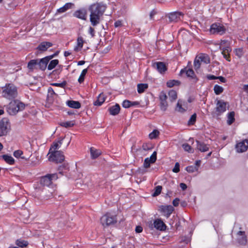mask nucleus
Here are the masks:
<instances>
[{"label":"nucleus","instance_id":"obj_39","mask_svg":"<svg viewBox=\"0 0 248 248\" xmlns=\"http://www.w3.org/2000/svg\"><path fill=\"white\" fill-rule=\"evenodd\" d=\"M75 125L74 121H67L61 123V125L65 128H69Z\"/></svg>","mask_w":248,"mask_h":248},{"label":"nucleus","instance_id":"obj_2","mask_svg":"<svg viewBox=\"0 0 248 248\" xmlns=\"http://www.w3.org/2000/svg\"><path fill=\"white\" fill-rule=\"evenodd\" d=\"M24 108V104L17 100H15L9 103L7 108V112L10 115H14Z\"/></svg>","mask_w":248,"mask_h":248},{"label":"nucleus","instance_id":"obj_29","mask_svg":"<svg viewBox=\"0 0 248 248\" xmlns=\"http://www.w3.org/2000/svg\"><path fill=\"white\" fill-rule=\"evenodd\" d=\"M181 84V82L178 80H170L167 81L166 84L168 87L171 88L174 86H179Z\"/></svg>","mask_w":248,"mask_h":248},{"label":"nucleus","instance_id":"obj_60","mask_svg":"<svg viewBox=\"0 0 248 248\" xmlns=\"http://www.w3.org/2000/svg\"><path fill=\"white\" fill-rule=\"evenodd\" d=\"M94 29L92 27H90L89 29V33L91 34L92 37H94Z\"/></svg>","mask_w":248,"mask_h":248},{"label":"nucleus","instance_id":"obj_8","mask_svg":"<svg viewBox=\"0 0 248 248\" xmlns=\"http://www.w3.org/2000/svg\"><path fill=\"white\" fill-rule=\"evenodd\" d=\"M183 74H186V77L193 83H196L198 81V78L191 68L186 67L181 69L180 72V75L182 76Z\"/></svg>","mask_w":248,"mask_h":248},{"label":"nucleus","instance_id":"obj_18","mask_svg":"<svg viewBox=\"0 0 248 248\" xmlns=\"http://www.w3.org/2000/svg\"><path fill=\"white\" fill-rule=\"evenodd\" d=\"M222 44L220 46V48L222 49V54L223 55V57L228 62H230V52L231 51L232 49L230 46H226L225 47L222 48Z\"/></svg>","mask_w":248,"mask_h":248},{"label":"nucleus","instance_id":"obj_27","mask_svg":"<svg viewBox=\"0 0 248 248\" xmlns=\"http://www.w3.org/2000/svg\"><path fill=\"white\" fill-rule=\"evenodd\" d=\"M90 152L91 155V157L93 159L96 158L101 154V152L99 150H96L93 147H91L90 148Z\"/></svg>","mask_w":248,"mask_h":248},{"label":"nucleus","instance_id":"obj_58","mask_svg":"<svg viewBox=\"0 0 248 248\" xmlns=\"http://www.w3.org/2000/svg\"><path fill=\"white\" fill-rule=\"evenodd\" d=\"M180 165L179 163L176 162L175 164L174 167L172 169V171L174 172L177 173L180 171Z\"/></svg>","mask_w":248,"mask_h":248},{"label":"nucleus","instance_id":"obj_3","mask_svg":"<svg viewBox=\"0 0 248 248\" xmlns=\"http://www.w3.org/2000/svg\"><path fill=\"white\" fill-rule=\"evenodd\" d=\"M106 7V5L102 3H93L91 5L89 8V10L91 12L90 16H102Z\"/></svg>","mask_w":248,"mask_h":248},{"label":"nucleus","instance_id":"obj_4","mask_svg":"<svg viewBox=\"0 0 248 248\" xmlns=\"http://www.w3.org/2000/svg\"><path fill=\"white\" fill-rule=\"evenodd\" d=\"M227 103L222 100H216V107L212 112L213 117L218 118L226 110Z\"/></svg>","mask_w":248,"mask_h":248},{"label":"nucleus","instance_id":"obj_59","mask_svg":"<svg viewBox=\"0 0 248 248\" xmlns=\"http://www.w3.org/2000/svg\"><path fill=\"white\" fill-rule=\"evenodd\" d=\"M239 243L241 244H245L247 243L246 236H242L241 239L239 240Z\"/></svg>","mask_w":248,"mask_h":248},{"label":"nucleus","instance_id":"obj_37","mask_svg":"<svg viewBox=\"0 0 248 248\" xmlns=\"http://www.w3.org/2000/svg\"><path fill=\"white\" fill-rule=\"evenodd\" d=\"M87 72L88 68L84 69L82 71L80 75V76L78 79V81L79 82V83H81L84 81L85 76L87 73Z\"/></svg>","mask_w":248,"mask_h":248},{"label":"nucleus","instance_id":"obj_34","mask_svg":"<svg viewBox=\"0 0 248 248\" xmlns=\"http://www.w3.org/2000/svg\"><path fill=\"white\" fill-rule=\"evenodd\" d=\"M90 21L93 26H95L100 21V16H90Z\"/></svg>","mask_w":248,"mask_h":248},{"label":"nucleus","instance_id":"obj_40","mask_svg":"<svg viewBox=\"0 0 248 248\" xmlns=\"http://www.w3.org/2000/svg\"><path fill=\"white\" fill-rule=\"evenodd\" d=\"M214 90L215 92V93L217 94H220L223 91V88L218 85H215L214 87Z\"/></svg>","mask_w":248,"mask_h":248},{"label":"nucleus","instance_id":"obj_42","mask_svg":"<svg viewBox=\"0 0 248 248\" xmlns=\"http://www.w3.org/2000/svg\"><path fill=\"white\" fill-rule=\"evenodd\" d=\"M182 147L185 151L188 152L189 153H193L194 150L191 148V147L188 143H184L182 145Z\"/></svg>","mask_w":248,"mask_h":248},{"label":"nucleus","instance_id":"obj_17","mask_svg":"<svg viewBox=\"0 0 248 248\" xmlns=\"http://www.w3.org/2000/svg\"><path fill=\"white\" fill-rule=\"evenodd\" d=\"M75 7V4L72 2H68L65 3L62 7L58 9L57 11V14H62L68 10L73 9Z\"/></svg>","mask_w":248,"mask_h":248},{"label":"nucleus","instance_id":"obj_41","mask_svg":"<svg viewBox=\"0 0 248 248\" xmlns=\"http://www.w3.org/2000/svg\"><path fill=\"white\" fill-rule=\"evenodd\" d=\"M162 188V187L160 186H156L155 188V191L152 194V196L154 197H155L159 195L161 193Z\"/></svg>","mask_w":248,"mask_h":248},{"label":"nucleus","instance_id":"obj_20","mask_svg":"<svg viewBox=\"0 0 248 248\" xmlns=\"http://www.w3.org/2000/svg\"><path fill=\"white\" fill-rule=\"evenodd\" d=\"M197 148L202 152H205L209 150L208 145L203 142L196 140Z\"/></svg>","mask_w":248,"mask_h":248},{"label":"nucleus","instance_id":"obj_45","mask_svg":"<svg viewBox=\"0 0 248 248\" xmlns=\"http://www.w3.org/2000/svg\"><path fill=\"white\" fill-rule=\"evenodd\" d=\"M197 115L196 113L193 114L190 117L188 121V124L189 125H193L196 121Z\"/></svg>","mask_w":248,"mask_h":248},{"label":"nucleus","instance_id":"obj_12","mask_svg":"<svg viewBox=\"0 0 248 248\" xmlns=\"http://www.w3.org/2000/svg\"><path fill=\"white\" fill-rule=\"evenodd\" d=\"M174 208L171 205H161L159 207V211L167 218L170 217V215L174 211Z\"/></svg>","mask_w":248,"mask_h":248},{"label":"nucleus","instance_id":"obj_49","mask_svg":"<svg viewBox=\"0 0 248 248\" xmlns=\"http://www.w3.org/2000/svg\"><path fill=\"white\" fill-rule=\"evenodd\" d=\"M202 62L198 58H196L194 62V66L195 70H197L200 68L201 66V62Z\"/></svg>","mask_w":248,"mask_h":248},{"label":"nucleus","instance_id":"obj_53","mask_svg":"<svg viewBox=\"0 0 248 248\" xmlns=\"http://www.w3.org/2000/svg\"><path fill=\"white\" fill-rule=\"evenodd\" d=\"M131 101L128 100H125L122 103V106L124 108H129L131 107Z\"/></svg>","mask_w":248,"mask_h":248},{"label":"nucleus","instance_id":"obj_28","mask_svg":"<svg viewBox=\"0 0 248 248\" xmlns=\"http://www.w3.org/2000/svg\"><path fill=\"white\" fill-rule=\"evenodd\" d=\"M168 95L171 102L174 101L177 98V92L173 90H170L169 92Z\"/></svg>","mask_w":248,"mask_h":248},{"label":"nucleus","instance_id":"obj_57","mask_svg":"<svg viewBox=\"0 0 248 248\" xmlns=\"http://www.w3.org/2000/svg\"><path fill=\"white\" fill-rule=\"evenodd\" d=\"M235 54L236 56L240 57L243 55V50L242 48H237L235 50Z\"/></svg>","mask_w":248,"mask_h":248},{"label":"nucleus","instance_id":"obj_62","mask_svg":"<svg viewBox=\"0 0 248 248\" xmlns=\"http://www.w3.org/2000/svg\"><path fill=\"white\" fill-rule=\"evenodd\" d=\"M142 227L140 226H138L136 227L135 231L137 233H140L142 232Z\"/></svg>","mask_w":248,"mask_h":248},{"label":"nucleus","instance_id":"obj_13","mask_svg":"<svg viewBox=\"0 0 248 248\" xmlns=\"http://www.w3.org/2000/svg\"><path fill=\"white\" fill-rule=\"evenodd\" d=\"M150 227L153 229L154 228L161 231H165L166 229V225L161 219H155L153 224H152Z\"/></svg>","mask_w":248,"mask_h":248},{"label":"nucleus","instance_id":"obj_48","mask_svg":"<svg viewBox=\"0 0 248 248\" xmlns=\"http://www.w3.org/2000/svg\"><path fill=\"white\" fill-rule=\"evenodd\" d=\"M67 82L66 81H63L62 83H53L51 84L52 86L60 87L62 88H64Z\"/></svg>","mask_w":248,"mask_h":248},{"label":"nucleus","instance_id":"obj_64","mask_svg":"<svg viewBox=\"0 0 248 248\" xmlns=\"http://www.w3.org/2000/svg\"><path fill=\"white\" fill-rule=\"evenodd\" d=\"M170 16H182V15H183V14H182V13L181 12H178V11H175V12H171L170 14Z\"/></svg>","mask_w":248,"mask_h":248},{"label":"nucleus","instance_id":"obj_6","mask_svg":"<svg viewBox=\"0 0 248 248\" xmlns=\"http://www.w3.org/2000/svg\"><path fill=\"white\" fill-rule=\"evenodd\" d=\"M58 178L57 173L47 174L41 177L40 179V184L42 186H49L52 183V181Z\"/></svg>","mask_w":248,"mask_h":248},{"label":"nucleus","instance_id":"obj_25","mask_svg":"<svg viewBox=\"0 0 248 248\" xmlns=\"http://www.w3.org/2000/svg\"><path fill=\"white\" fill-rule=\"evenodd\" d=\"M38 66L37 59L31 60L28 64V68L31 71L37 69Z\"/></svg>","mask_w":248,"mask_h":248},{"label":"nucleus","instance_id":"obj_1","mask_svg":"<svg viewBox=\"0 0 248 248\" xmlns=\"http://www.w3.org/2000/svg\"><path fill=\"white\" fill-rule=\"evenodd\" d=\"M2 95L3 97L9 100L15 99L17 96L16 87L12 83L6 84L2 88Z\"/></svg>","mask_w":248,"mask_h":248},{"label":"nucleus","instance_id":"obj_52","mask_svg":"<svg viewBox=\"0 0 248 248\" xmlns=\"http://www.w3.org/2000/svg\"><path fill=\"white\" fill-rule=\"evenodd\" d=\"M186 170L188 172L191 173L198 170V168L194 166H189L186 168Z\"/></svg>","mask_w":248,"mask_h":248},{"label":"nucleus","instance_id":"obj_23","mask_svg":"<svg viewBox=\"0 0 248 248\" xmlns=\"http://www.w3.org/2000/svg\"><path fill=\"white\" fill-rule=\"evenodd\" d=\"M66 104L71 108L78 109L81 107V104L78 101L69 100L67 101Z\"/></svg>","mask_w":248,"mask_h":248},{"label":"nucleus","instance_id":"obj_14","mask_svg":"<svg viewBox=\"0 0 248 248\" xmlns=\"http://www.w3.org/2000/svg\"><path fill=\"white\" fill-rule=\"evenodd\" d=\"M248 149V140H244L236 145V150L237 152L243 153Z\"/></svg>","mask_w":248,"mask_h":248},{"label":"nucleus","instance_id":"obj_24","mask_svg":"<svg viewBox=\"0 0 248 248\" xmlns=\"http://www.w3.org/2000/svg\"><path fill=\"white\" fill-rule=\"evenodd\" d=\"M105 95L102 93L98 96L97 100L94 102L93 104L94 106H100L105 102Z\"/></svg>","mask_w":248,"mask_h":248},{"label":"nucleus","instance_id":"obj_35","mask_svg":"<svg viewBox=\"0 0 248 248\" xmlns=\"http://www.w3.org/2000/svg\"><path fill=\"white\" fill-rule=\"evenodd\" d=\"M87 14V10L85 8H82L76 11L74 16H86Z\"/></svg>","mask_w":248,"mask_h":248},{"label":"nucleus","instance_id":"obj_30","mask_svg":"<svg viewBox=\"0 0 248 248\" xmlns=\"http://www.w3.org/2000/svg\"><path fill=\"white\" fill-rule=\"evenodd\" d=\"M234 112L231 111L227 115V124L229 125L232 124L234 121Z\"/></svg>","mask_w":248,"mask_h":248},{"label":"nucleus","instance_id":"obj_55","mask_svg":"<svg viewBox=\"0 0 248 248\" xmlns=\"http://www.w3.org/2000/svg\"><path fill=\"white\" fill-rule=\"evenodd\" d=\"M168 17L169 22H177L179 20H180V16H167Z\"/></svg>","mask_w":248,"mask_h":248},{"label":"nucleus","instance_id":"obj_43","mask_svg":"<svg viewBox=\"0 0 248 248\" xmlns=\"http://www.w3.org/2000/svg\"><path fill=\"white\" fill-rule=\"evenodd\" d=\"M83 45V38L81 37H78L77 39V46L75 48V50H76L78 49V47L80 48V49L82 48Z\"/></svg>","mask_w":248,"mask_h":248},{"label":"nucleus","instance_id":"obj_51","mask_svg":"<svg viewBox=\"0 0 248 248\" xmlns=\"http://www.w3.org/2000/svg\"><path fill=\"white\" fill-rule=\"evenodd\" d=\"M160 101H166L167 99V95L164 92H161L159 96Z\"/></svg>","mask_w":248,"mask_h":248},{"label":"nucleus","instance_id":"obj_36","mask_svg":"<svg viewBox=\"0 0 248 248\" xmlns=\"http://www.w3.org/2000/svg\"><path fill=\"white\" fill-rule=\"evenodd\" d=\"M59 63V60L57 59L53 60L50 61L48 65L47 69L49 70H51L54 68Z\"/></svg>","mask_w":248,"mask_h":248},{"label":"nucleus","instance_id":"obj_54","mask_svg":"<svg viewBox=\"0 0 248 248\" xmlns=\"http://www.w3.org/2000/svg\"><path fill=\"white\" fill-rule=\"evenodd\" d=\"M156 152H154L152 155L150 156L149 158V160L150 161V162H152L153 163H155L156 160Z\"/></svg>","mask_w":248,"mask_h":248},{"label":"nucleus","instance_id":"obj_56","mask_svg":"<svg viewBox=\"0 0 248 248\" xmlns=\"http://www.w3.org/2000/svg\"><path fill=\"white\" fill-rule=\"evenodd\" d=\"M152 163V162H150V161L149 160V158L148 157L145 159L144 163H143V166L145 168H148L150 167V164Z\"/></svg>","mask_w":248,"mask_h":248},{"label":"nucleus","instance_id":"obj_26","mask_svg":"<svg viewBox=\"0 0 248 248\" xmlns=\"http://www.w3.org/2000/svg\"><path fill=\"white\" fill-rule=\"evenodd\" d=\"M1 157L6 163L10 165H13L15 163V160L14 158L11 155H2Z\"/></svg>","mask_w":248,"mask_h":248},{"label":"nucleus","instance_id":"obj_11","mask_svg":"<svg viewBox=\"0 0 248 248\" xmlns=\"http://www.w3.org/2000/svg\"><path fill=\"white\" fill-rule=\"evenodd\" d=\"M210 32L213 34L222 35L225 33V29L219 24L214 23L211 26Z\"/></svg>","mask_w":248,"mask_h":248},{"label":"nucleus","instance_id":"obj_5","mask_svg":"<svg viewBox=\"0 0 248 248\" xmlns=\"http://www.w3.org/2000/svg\"><path fill=\"white\" fill-rule=\"evenodd\" d=\"M100 222L105 227L113 225L117 222L116 217L107 213L101 217Z\"/></svg>","mask_w":248,"mask_h":248},{"label":"nucleus","instance_id":"obj_16","mask_svg":"<svg viewBox=\"0 0 248 248\" xmlns=\"http://www.w3.org/2000/svg\"><path fill=\"white\" fill-rule=\"evenodd\" d=\"M63 139V138H60L57 141L53 142L49 149L48 154L57 152V150L59 149L62 144Z\"/></svg>","mask_w":248,"mask_h":248},{"label":"nucleus","instance_id":"obj_61","mask_svg":"<svg viewBox=\"0 0 248 248\" xmlns=\"http://www.w3.org/2000/svg\"><path fill=\"white\" fill-rule=\"evenodd\" d=\"M179 199L178 198H175L172 202V204L174 206H177L179 203Z\"/></svg>","mask_w":248,"mask_h":248},{"label":"nucleus","instance_id":"obj_22","mask_svg":"<svg viewBox=\"0 0 248 248\" xmlns=\"http://www.w3.org/2000/svg\"><path fill=\"white\" fill-rule=\"evenodd\" d=\"M23 153L21 150H16L14 152V155L16 158H20L22 159H24L25 160H28L29 159L30 157L31 156V155L28 156L23 155Z\"/></svg>","mask_w":248,"mask_h":248},{"label":"nucleus","instance_id":"obj_10","mask_svg":"<svg viewBox=\"0 0 248 248\" xmlns=\"http://www.w3.org/2000/svg\"><path fill=\"white\" fill-rule=\"evenodd\" d=\"M55 54L46 56L40 60L37 59L38 66L42 70H45L47 66L49 61L52 59Z\"/></svg>","mask_w":248,"mask_h":248},{"label":"nucleus","instance_id":"obj_7","mask_svg":"<svg viewBox=\"0 0 248 248\" xmlns=\"http://www.w3.org/2000/svg\"><path fill=\"white\" fill-rule=\"evenodd\" d=\"M11 129L10 123L7 118H3L0 121V137L5 136Z\"/></svg>","mask_w":248,"mask_h":248},{"label":"nucleus","instance_id":"obj_47","mask_svg":"<svg viewBox=\"0 0 248 248\" xmlns=\"http://www.w3.org/2000/svg\"><path fill=\"white\" fill-rule=\"evenodd\" d=\"M160 109H161V110H162L163 111H166L167 110L168 106V104L167 102V100L164 101H160Z\"/></svg>","mask_w":248,"mask_h":248},{"label":"nucleus","instance_id":"obj_32","mask_svg":"<svg viewBox=\"0 0 248 248\" xmlns=\"http://www.w3.org/2000/svg\"><path fill=\"white\" fill-rule=\"evenodd\" d=\"M47 92H48V95H47L48 98V100L50 101H52L53 100V97L54 95L57 96V94L55 93L53 88L50 87H48V88L47 89Z\"/></svg>","mask_w":248,"mask_h":248},{"label":"nucleus","instance_id":"obj_63","mask_svg":"<svg viewBox=\"0 0 248 248\" xmlns=\"http://www.w3.org/2000/svg\"><path fill=\"white\" fill-rule=\"evenodd\" d=\"M122 25V23L121 20H117L114 23V26L116 28L121 27Z\"/></svg>","mask_w":248,"mask_h":248},{"label":"nucleus","instance_id":"obj_19","mask_svg":"<svg viewBox=\"0 0 248 248\" xmlns=\"http://www.w3.org/2000/svg\"><path fill=\"white\" fill-rule=\"evenodd\" d=\"M52 44L49 42H43L37 47L38 50L46 51L49 47L52 46Z\"/></svg>","mask_w":248,"mask_h":248},{"label":"nucleus","instance_id":"obj_15","mask_svg":"<svg viewBox=\"0 0 248 248\" xmlns=\"http://www.w3.org/2000/svg\"><path fill=\"white\" fill-rule=\"evenodd\" d=\"M153 67L156 69L160 74H164L167 70V67L165 64L161 62L154 63Z\"/></svg>","mask_w":248,"mask_h":248},{"label":"nucleus","instance_id":"obj_33","mask_svg":"<svg viewBox=\"0 0 248 248\" xmlns=\"http://www.w3.org/2000/svg\"><path fill=\"white\" fill-rule=\"evenodd\" d=\"M198 58L202 62L206 64L210 63V59L207 55L202 54Z\"/></svg>","mask_w":248,"mask_h":248},{"label":"nucleus","instance_id":"obj_50","mask_svg":"<svg viewBox=\"0 0 248 248\" xmlns=\"http://www.w3.org/2000/svg\"><path fill=\"white\" fill-rule=\"evenodd\" d=\"M176 110L181 113H184L186 111V109L184 108L180 104L179 100L177 102Z\"/></svg>","mask_w":248,"mask_h":248},{"label":"nucleus","instance_id":"obj_38","mask_svg":"<svg viewBox=\"0 0 248 248\" xmlns=\"http://www.w3.org/2000/svg\"><path fill=\"white\" fill-rule=\"evenodd\" d=\"M147 88L148 85L147 84H139L138 85V92L139 93H142Z\"/></svg>","mask_w":248,"mask_h":248},{"label":"nucleus","instance_id":"obj_31","mask_svg":"<svg viewBox=\"0 0 248 248\" xmlns=\"http://www.w3.org/2000/svg\"><path fill=\"white\" fill-rule=\"evenodd\" d=\"M16 244L19 247L24 248L27 247L29 245V243L27 241L19 239L16 241Z\"/></svg>","mask_w":248,"mask_h":248},{"label":"nucleus","instance_id":"obj_9","mask_svg":"<svg viewBox=\"0 0 248 248\" xmlns=\"http://www.w3.org/2000/svg\"><path fill=\"white\" fill-rule=\"evenodd\" d=\"M48 159L51 161L61 163L64 160V156L62 151H59L50 154Z\"/></svg>","mask_w":248,"mask_h":248},{"label":"nucleus","instance_id":"obj_44","mask_svg":"<svg viewBox=\"0 0 248 248\" xmlns=\"http://www.w3.org/2000/svg\"><path fill=\"white\" fill-rule=\"evenodd\" d=\"M159 132L157 130H154L151 133L149 134V137L150 139H155L158 135Z\"/></svg>","mask_w":248,"mask_h":248},{"label":"nucleus","instance_id":"obj_46","mask_svg":"<svg viewBox=\"0 0 248 248\" xmlns=\"http://www.w3.org/2000/svg\"><path fill=\"white\" fill-rule=\"evenodd\" d=\"M68 167L67 165H63L61 166L59 168V173L61 174L62 175H63V173L65 172L68 170Z\"/></svg>","mask_w":248,"mask_h":248},{"label":"nucleus","instance_id":"obj_21","mask_svg":"<svg viewBox=\"0 0 248 248\" xmlns=\"http://www.w3.org/2000/svg\"><path fill=\"white\" fill-rule=\"evenodd\" d=\"M120 107L118 104L109 107L108 108L110 114L114 116L117 115L120 112Z\"/></svg>","mask_w":248,"mask_h":248}]
</instances>
